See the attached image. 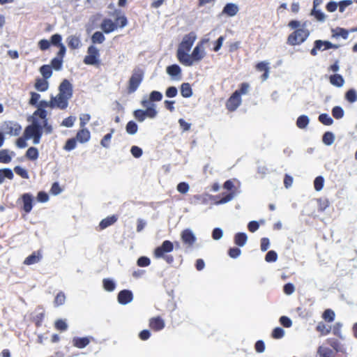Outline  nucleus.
<instances>
[{
  "label": "nucleus",
  "mask_w": 357,
  "mask_h": 357,
  "mask_svg": "<svg viewBox=\"0 0 357 357\" xmlns=\"http://www.w3.org/2000/svg\"><path fill=\"white\" fill-rule=\"evenodd\" d=\"M284 335V331L280 327L275 328L271 334L273 339H280Z\"/></svg>",
  "instance_id": "5fc2aeb1"
},
{
  "label": "nucleus",
  "mask_w": 357,
  "mask_h": 357,
  "mask_svg": "<svg viewBox=\"0 0 357 357\" xmlns=\"http://www.w3.org/2000/svg\"><path fill=\"white\" fill-rule=\"evenodd\" d=\"M67 43L71 50H76L80 47L81 40L79 36L72 35L67 38Z\"/></svg>",
  "instance_id": "bb28decb"
},
{
  "label": "nucleus",
  "mask_w": 357,
  "mask_h": 357,
  "mask_svg": "<svg viewBox=\"0 0 357 357\" xmlns=\"http://www.w3.org/2000/svg\"><path fill=\"white\" fill-rule=\"evenodd\" d=\"M126 130L128 134L135 135L137 132L138 126L135 121H130L126 124Z\"/></svg>",
  "instance_id": "79ce46f5"
},
{
  "label": "nucleus",
  "mask_w": 357,
  "mask_h": 357,
  "mask_svg": "<svg viewBox=\"0 0 357 357\" xmlns=\"http://www.w3.org/2000/svg\"><path fill=\"white\" fill-rule=\"evenodd\" d=\"M40 73L43 78L49 79L52 75V68L50 65H43L40 68Z\"/></svg>",
  "instance_id": "c9c22d12"
},
{
  "label": "nucleus",
  "mask_w": 357,
  "mask_h": 357,
  "mask_svg": "<svg viewBox=\"0 0 357 357\" xmlns=\"http://www.w3.org/2000/svg\"><path fill=\"white\" fill-rule=\"evenodd\" d=\"M332 115L336 119H340L344 116V110L340 106H335L332 109Z\"/></svg>",
  "instance_id": "8fccbe9b"
},
{
  "label": "nucleus",
  "mask_w": 357,
  "mask_h": 357,
  "mask_svg": "<svg viewBox=\"0 0 357 357\" xmlns=\"http://www.w3.org/2000/svg\"><path fill=\"white\" fill-rule=\"evenodd\" d=\"M91 119V116L89 114H82L79 117V126L80 128H86V125Z\"/></svg>",
  "instance_id": "0e129e2a"
},
{
  "label": "nucleus",
  "mask_w": 357,
  "mask_h": 357,
  "mask_svg": "<svg viewBox=\"0 0 357 357\" xmlns=\"http://www.w3.org/2000/svg\"><path fill=\"white\" fill-rule=\"evenodd\" d=\"M339 47L338 45L333 44L327 40H317L314 43V47L311 50L310 54L312 56H316L319 50L324 51L329 49H337Z\"/></svg>",
  "instance_id": "0eeeda50"
},
{
  "label": "nucleus",
  "mask_w": 357,
  "mask_h": 357,
  "mask_svg": "<svg viewBox=\"0 0 357 357\" xmlns=\"http://www.w3.org/2000/svg\"><path fill=\"white\" fill-rule=\"evenodd\" d=\"M318 354L321 357H335V352L328 347L320 346L318 348Z\"/></svg>",
  "instance_id": "473e14b6"
},
{
  "label": "nucleus",
  "mask_w": 357,
  "mask_h": 357,
  "mask_svg": "<svg viewBox=\"0 0 357 357\" xmlns=\"http://www.w3.org/2000/svg\"><path fill=\"white\" fill-rule=\"evenodd\" d=\"M151 264V260L147 257H140L137 261V264L139 267H146Z\"/></svg>",
  "instance_id": "e2e57ef3"
},
{
  "label": "nucleus",
  "mask_w": 357,
  "mask_h": 357,
  "mask_svg": "<svg viewBox=\"0 0 357 357\" xmlns=\"http://www.w3.org/2000/svg\"><path fill=\"white\" fill-rule=\"evenodd\" d=\"M114 132V129L112 128L110 132L105 135L100 141V144L102 146L105 148H109L110 144V141L112 137L113 133Z\"/></svg>",
  "instance_id": "e433bc0d"
},
{
  "label": "nucleus",
  "mask_w": 357,
  "mask_h": 357,
  "mask_svg": "<svg viewBox=\"0 0 357 357\" xmlns=\"http://www.w3.org/2000/svg\"><path fill=\"white\" fill-rule=\"evenodd\" d=\"M205 56V52L203 48V41L197 44L194 48L190 57L192 59V66L195 62L200 61Z\"/></svg>",
  "instance_id": "2eb2a0df"
},
{
  "label": "nucleus",
  "mask_w": 357,
  "mask_h": 357,
  "mask_svg": "<svg viewBox=\"0 0 357 357\" xmlns=\"http://www.w3.org/2000/svg\"><path fill=\"white\" fill-rule=\"evenodd\" d=\"M196 40V35L194 32H190L184 36L178 49L189 52Z\"/></svg>",
  "instance_id": "f8f14e48"
},
{
  "label": "nucleus",
  "mask_w": 357,
  "mask_h": 357,
  "mask_svg": "<svg viewBox=\"0 0 357 357\" xmlns=\"http://www.w3.org/2000/svg\"><path fill=\"white\" fill-rule=\"evenodd\" d=\"M118 220V217L116 215L108 216L100 221L99 223V228L100 230L105 229L107 227L114 224Z\"/></svg>",
  "instance_id": "393cba45"
},
{
  "label": "nucleus",
  "mask_w": 357,
  "mask_h": 357,
  "mask_svg": "<svg viewBox=\"0 0 357 357\" xmlns=\"http://www.w3.org/2000/svg\"><path fill=\"white\" fill-rule=\"evenodd\" d=\"M345 98L349 102H354L357 100V94L354 89H349L345 94Z\"/></svg>",
  "instance_id": "603ef678"
},
{
  "label": "nucleus",
  "mask_w": 357,
  "mask_h": 357,
  "mask_svg": "<svg viewBox=\"0 0 357 357\" xmlns=\"http://www.w3.org/2000/svg\"><path fill=\"white\" fill-rule=\"evenodd\" d=\"M11 156L9 154L8 149H2L0 151V162L8 164L11 161Z\"/></svg>",
  "instance_id": "4c0bfd02"
},
{
  "label": "nucleus",
  "mask_w": 357,
  "mask_h": 357,
  "mask_svg": "<svg viewBox=\"0 0 357 357\" xmlns=\"http://www.w3.org/2000/svg\"><path fill=\"white\" fill-rule=\"evenodd\" d=\"M1 128L5 133L14 136L19 135L22 130V127L18 123L11 121L3 122Z\"/></svg>",
  "instance_id": "1a4fd4ad"
},
{
  "label": "nucleus",
  "mask_w": 357,
  "mask_h": 357,
  "mask_svg": "<svg viewBox=\"0 0 357 357\" xmlns=\"http://www.w3.org/2000/svg\"><path fill=\"white\" fill-rule=\"evenodd\" d=\"M248 240V236L245 233L238 232L234 236V243L238 246L242 247L243 246Z\"/></svg>",
  "instance_id": "2f4dec72"
},
{
  "label": "nucleus",
  "mask_w": 357,
  "mask_h": 357,
  "mask_svg": "<svg viewBox=\"0 0 357 357\" xmlns=\"http://www.w3.org/2000/svg\"><path fill=\"white\" fill-rule=\"evenodd\" d=\"M52 45L50 40H47L46 39H41L39 40L38 45L40 50L45 51L50 47V45Z\"/></svg>",
  "instance_id": "bf43d9fd"
},
{
  "label": "nucleus",
  "mask_w": 357,
  "mask_h": 357,
  "mask_svg": "<svg viewBox=\"0 0 357 357\" xmlns=\"http://www.w3.org/2000/svg\"><path fill=\"white\" fill-rule=\"evenodd\" d=\"M149 326L152 331L158 332L162 331L165 328V323L161 317L157 316L151 317L149 319Z\"/></svg>",
  "instance_id": "4468645a"
},
{
  "label": "nucleus",
  "mask_w": 357,
  "mask_h": 357,
  "mask_svg": "<svg viewBox=\"0 0 357 357\" xmlns=\"http://www.w3.org/2000/svg\"><path fill=\"white\" fill-rule=\"evenodd\" d=\"M47 115V113L46 110L38 109L33 114L32 123L26 126L24 130V135L25 138H32L35 144L40 142L43 130L47 134H50L52 132V127L48 123Z\"/></svg>",
  "instance_id": "f257e3e1"
},
{
  "label": "nucleus",
  "mask_w": 357,
  "mask_h": 357,
  "mask_svg": "<svg viewBox=\"0 0 357 357\" xmlns=\"http://www.w3.org/2000/svg\"><path fill=\"white\" fill-rule=\"evenodd\" d=\"M105 40V37L101 31H96L91 36V41L93 44H101Z\"/></svg>",
  "instance_id": "f704fd0d"
},
{
  "label": "nucleus",
  "mask_w": 357,
  "mask_h": 357,
  "mask_svg": "<svg viewBox=\"0 0 357 357\" xmlns=\"http://www.w3.org/2000/svg\"><path fill=\"white\" fill-rule=\"evenodd\" d=\"M26 156L31 160H36L38 158V151L36 147H30L26 152Z\"/></svg>",
  "instance_id": "a19ab883"
},
{
  "label": "nucleus",
  "mask_w": 357,
  "mask_h": 357,
  "mask_svg": "<svg viewBox=\"0 0 357 357\" xmlns=\"http://www.w3.org/2000/svg\"><path fill=\"white\" fill-rule=\"evenodd\" d=\"M311 15L314 16L317 20L319 22H324L326 19V15L324 13H322L320 10L312 9L311 11Z\"/></svg>",
  "instance_id": "13d9d810"
},
{
  "label": "nucleus",
  "mask_w": 357,
  "mask_h": 357,
  "mask_svg": "<svg viewBox=\"0 0 357 357\" xmlns=\"http://www.w3.org/2000/svg\"><path fill=\"white\" fill-rule=\"evenodd\" d=\"M45 315V310L43 308H39L38 312L31 318V321L34 323L37 328H39L42 326Z\"/></svg>",
  "instance_id": "a878e982"
},
{
  "label": "nucleus",
  "mask_w": 357,
  "mask_h": 357,
  "mask_svg": "<svg viewBox=\"0 0 357 357\" xmlns=\"http://www.w3.org/2000/svg\"><path fill=\"white\" fill-rule=\"evenodd\" d=\"M332 32V38H337L339 37L342 38L343 39H347L349 36V31L341 28L337 27L335 29H333L331 30Z\"/></svg>",
  "instance_id": "cd10ccee"
},
{
  "label": "nucleus",
  "mask_w": 357,
  "mask_h": 357,
  "mask_svg": "<svg viewBox=\"0 0 357 357\" xmlns=\"http://www.w3.org/2000/svg\"><path fill=\"white\" fill-rule=\"evenodd\" d=\"M14 171L17 175L20 176L23 178H29V174H28L27 171L26 169H24V168L21 167L20 166H16L14 168Z\"/></svg>",
  "instance_id": "69168bd1"
},
{
  "label": "nucleus",
  "mask_w": 357,
  "mask_h": 357,
  "mask_svg": "<svg viewBox=\"0 0 357 357\" xmlns=\"http://www.w3.org/2000/svg\"><path fill=\"white\" fill-rule=\"evenodd\" d=\"M59 94L70 99L73 96L72 84L68 79H64L59 86Z\"/></svg>",
  "instance_id": "dca6fc26"
},
{
  "label": "nucleus",
  "mask_w": 357,
  "mask_h": 357,
  "mask_svg": "<svg viewBox=\"0 0 357 357\" xmlns=\"http://www.w3.org/2000/svg\"><path fill=\"white\" fill-rule=\"evenodd\" d=\"M318 119L321 123L326 126H331L333 123V119L328 114H321Z\"/></svg>",
  "instance_id": "37998d69"
},
{
  "label": "nucleus",
  "mask_w": 357,
  "mask_h": 357,
  "mask_svg": "<svg viewBox=\"0 0 357 357\" xmlns=\"http://www.w3.org/2000/svg\"><path fill=\"white\" fill-rule=\"evenodd\" d=\"M128 24L127 17L125 15H116L115 17V22H113L109 18H105L102 20L100 24V28L103 33H110L119 27L123 28Z\"/></svg>",
  "instance_id": "7ed1b4c3"
},
{
  "label": "nucleus",
  "mask_w": 357,
  "mask_h": 357,
  "mask_svg": "<svg viewBox=\"0 0 357 357\" xmlns=\"http://www.w3.org/2000/svg\"><path fill=\"white\" fill-rule=\"evenodd\" d=\"M167 73L171 77H173L177 79L181 78V68L177 64H172L167 67Z\"/></svg>",
  "instance_id": "b1692460"
},
{
  "label": "nucleus",
  "mask_w": 357,
  "mask_h": 357,
  "mask_svg": "<svg viewBox=\"0 0 357 357\" xmlns=\"http://www.w3.org/2000/svg\"><path fill=\"white\" fill-rule=\"evenodd\" d=\"M259 223L264 224V220H260L259 222L255 220L250 221L248 225V230L252 233L255 232L259 227Z\"/></svg>",
  "instance_id": "864d4df0"
},
{
  "label": "nucleus",
  "mask_w": 357,
  "mask_h": 357,
  "mask_svg": "<svg viewBox=\"0 0 357 357\" xmlns=\"http://www.w3.org/2000/svg\"><path fill=\"white\" fill-rule=\"evenodd\" d=\"M94 338L91 336L86 337H74L72 339V344L77 349H84L88 346Z\"/></svg>",
  "instance_id": "ddd939ff"
},
{
  "label": "nucleus",
  "mask_w": 357,
  "mask_h": 357,
  "mask_svg": "<svg viewBox=\"0 0 357 357\" xmlns=\"http://www.w3.org/2000/svg\"><path fill=\"white\" fill-rule=\"evenodd\" d=\"M103 288L107 291H112L115 289L116 284L114 282L109 278H105L102 280Z\"/></svg>",
  "instance_id": "58836bf2"
},
{
  "label": "nucleus",
  "mask_w": 357,
  "mask_h": 357,
  "mask_svg": "<svg viewBox=\"0 0 357 357\" xmlns=\"http://www.w3.org/2000/svg\"><path fill=\"white\" fill-rule=\"evenodd\" d=\"M144 73L141 68H135L128 82L127 93L128 94L133 93L137 91L144 79Z\"/></svg>",
  "instance_id": "39448f33"
},
{
  "label": "nucleus",
  "mask_w": 357,
  "mask_h": 357,
  "mask_svg": "<svg viewBox=\"0 0 357 357\" xmlns=\"http://www.w3.org/2000/svg\"><path fill=\"white\" fill-rule=\"evenodd\" d=\"M269 63L267 61H260L255 65L256 70L259 72H264L261 76V80L265 81L268 79L269 75Z\"/></svg>",
  "instance_id": "4be33fe9"
},
{
  "label": "nucleus",
  "mask_w": 357,
  "mask_h": 357,
  "mask_svg": "<svg viewBox=\"0 0 357 357\" xmlns=\"http://www.w3.org/2000/svg\"><path fill=\"white\" fill-rule=\"evenodd\" d=\"M77 141L75 139V137L68 139L66 141L63 149L67 151H70L73 150L77 146Z\"/></svg>",
  "instance_id": "a18cd8bd"
},
{
  "label": "nucleus",
  "mask_w": 357,
  "mask_h": 357,
  "mask_svg": "<svg viewBox=\"0 0 357 357\" xmlns=\"http://www.w3.org/2000/svg\"><path fill=\"white\" fill-rule=\"evenodd\" d=\"M174 250V243L169 241H164L161 245L155 248L153 251V256L155 259L162 258L167 264H172L174 261L172 255H168Z\"/></svg>",
  "instance_id": "20e7f679"
},
{
  "label": "nucleus",
  "mask_w": 357,
  "mask_h": 357,
  "mask_svg": "<svg viewBox=\"0 0 357 357\" xmlns=\"http://www.w3.org/2000/svg\"><path fill=\"white\" fill-rule=\"evenodd\" d=\"M330 83L337 87H341L344 83V79L340 74H334L329 77Z\"/></svg>",
  "instance_id": "7c9ffc66"
},
{
  "label": "nucleus",
  "mask_w": 357,
  "mask_h": 357,
  "mask_svg": "<svg viewBox=\"0 0 357 357\" xmlns=\"http://www.w3.org/2000/svg\"><path fill=\"white\" fill-rule=\"evenodd\" d=\"M75 139L81 144L86 143L91 139V132L86 128H80L76 134Z\"/></svg>",
  "instance_id": "412c9836"
},
{
  "label": "nucleus",
  "mask_w": 357,
  "mask_h": 357,
  "mask_svg": "<svg viewBox=\"0 0 357 357\" xmlns=\"http://www.w3.org/2000/svg\"><path fill=\"white\" fill-rule=\"evenodd\" d=\"M318 202V211L323 212L330 205V202L327 199L320 198L317 200Z\"/></svg>",
  "instance_id": "de8ad7c7"
},
{
  "label": "nucleus",
  "mask_w": 357,
  "mask_h": 357,
  "mask_svg": "<svg viewBox=\"0 0 357 357\" xmlns=\"http://www.w3.org/2000/svg\"><path fill=\"white\" fill-rule=\"evenodd\" d=\"M181 93L183 98H190L192 95V90L189 83H183L181 86Z\"/></svg>",
  "instance_id": "72a5a7b5"
},
{
  "label": "nucleus",
  "mask_w": 357,
  "mask_h": 357,
  "mask_svg": "<svg viewBox=\"0 0 357 357\" xmlns=\"http://www.w3.org/2000/svg\"><path fill=\"white\" fill-rule=\"evenodd\" d=\"M234 192H231L225 195V196H223L220 200L216 201L215 204H225L227 202H230L234 198Z\"/></svg>",
  "instance_id": "052dcab7"
},
{
  "label": "nucleus",
  "mask_w": 357,
  "mask_h": 357,
  "mask_svg": "<svg viewBox=\"0 0 357 357\" xmlns=\"http://www.w3.org/2000/svg\"><path fill=\"white\" fill-rule=\"evenodd\" d=\"M130 153L133 157L139 158L142 155V149L137 146H132L130 149Z\"/></svg>",
  "instance_id": "774afa93"
},
{
  "label": "nucleus",
  "mask_w": 357,
  "mask_h": 357,
  "mask_svg": "<svg viewBox=\"0 0 357 357\" xmlns=\"http://www.w3.org/2000/svg\"><path fill=\"white\" fill-rule=\"evenodd\" d=\"M309 123V118L305 115L298 116L296 121V126L301 129L305 128Z\"/></svg>",
  "instance_id": "ea45409f"
},
{
  "label": "nucleus",
  "mask_w": 357,
  "mask_h": 357,
  "mask_svg": "<svg viewBox=\"0 0 357 357\" xmlns=\"http://www.w3.org/2000/svg\"><path fill=\"white\" fill-rule=\"evenodd\" d=\"M188 51L178 49L176 52V56L181 63L185 66H191L192 59L190 57V54H188Z\"/></svg>",
  "instance_id": "6ab92c4d"
},
{
  "label": "nucleus",
  "mask_w": 357,
  "mask_h": 357,
  "mask_svg": "<svg viewBox=\"0 0 357 357\" xmlns=\"http://www.w3.org/2000/svg\"><path fill=\"white\" fill-rule=\"evenodd\" d=\"M324 184V178L321 176L315 178L314 181V188L317 191L322 190Z\"/></svg>",
  "instance_id": "09e8293b"
},
{
  "label": "nucleus",
  "mask_w": 357,
  "mask_h": 357,
  "mask_svg": "<svg viewBox=\"0 0 357 357\" xmlns=\"http://www.w3.org/2000/svg\"><path fill=\"white\" fill-rule=\"evenodd\" d=\"M241 97H238V93H233L226 102V109L230 112H234L241 104Z\"/></svg>",
  "instance_id": "9b49d317"
},
{
  "label": "nucleus",
  "mask_w": 357,
  "mask_h": 357,
  "mask_svg": "<svg viewBox=\"0 0 357 357\" xmlns=\"http://www.w3.org/2000/svg\"><path fill=\"white\" fill-rule=\"evenodd\" d=\"M117 298L120 304L126 305L132 301L133 294L131 291L123 289L119 293Z\"/></svg>",
  "instance_id": "aec40b11"
},
{
  "label": "nucleus",
  "mask_w": 357,
  "mask_h": 357,
  "mask_svg": "<svg viewBox=\"0 0 357 357\" xmlns=\"http://www.w3.org/2000/svg\"><path fill=\"white\" fill-rule=\"evenodd\" d=\"M317 331L320 332L322 335H326L331 333V327H327L324 324H319L317 326Z\"/></svg>",
  "instance_id": "338daca9"
},
{
  "label": "nucleus",
  "mask_w": 357,
  "mask_h": 357,
  "mask_svg": "<svg viewBox=\"0 0 357 357\" xmlns=\"http://www.w3.org/2000/svg\"><path fill=\"white\" fill-rule=\"evenodd\" d=\"M65 301H66V296H65L64 293L62 291H60L55 296L54 303L55 306H59V305L64 304Z\"/></svg>",
  "instance_id": "3c124183"
},
{
  "label": "nucleus",
  "mask_w": 357,
  "mask_h": 357,
  "mask_svg": "<svg viewBox=\"0 0 357 357\" xmlns=\"http://www.w3.org/2000/svg\"><path fill=\"white\" fill-rule=\"evenodd\" d=\"M51 100L53 102L54 108L65 109L68 105L69 99L59 93L55 97H51Z\"/></svg>",
  "instance_id": "f3484780"
},
{
  "label": "nucleus",
  "mask_w": 357,
  "mask_h": 357,
  "mask_svg": "<svg viewBox=\"0 0 357 357\" xmlns=\"http://www.w3.org/2000/svg\"><path fill=\"white\" fill-rule=\"evenodd\" d=\"M322 317L326 321L332 322L335 319V312L331 309H327L324 312Z\"/></svg>",
  "instance_id": "49530a36"
},
{
  "label": "nucleus",
  "mask_w": 357,
  "mask_h": 357,
  "mask_svg": "<svg viewBox=\"0 0 357 357\" xmlns=\"http://www.w3.org/2000/svg\"><path fill=\"white\" fill-rule=\"evenodd\" d=\"M34 86L37 91L43 92L47 90L49 87V83L47 81V79L37 78L36 79Z\"/></svg>",
  "instance_id": "c756f323"
},
{
  "label": "nucleus",
  "mask_w": 357,
  "mask_h": 357,
  "mask_svg": "<svg viewBox=\"0 0 357 357\" xmlns=\"http://www.w3.org/2000/svg\"><path fill=\"white\" fill-rule=\"evenodd\" d=\"M278 259V254L274 250H270L268 251L266 256H265V260L266 262L271 263V262H275Z\"/></svg>",
  "instance_id": "6e6d98bb"
},
{
  "label": "nucleus",
  "mask_w": 357,
  "mask_h": 357,
  "mask_svg": "<svg viewBox=\"0 0 357 357\" xmlns=\"http://www.w3.org/2000/svg\"><path fill=\"white\" fill-rule=\"evenodd\" d=\"M249 87L250 86L248 83L243 82L241 84L239 89L235 91L234 93H238V97H241V95H244L248 93Z\"/></svg>",
  "instance_id": "680f3d73"
},
{
  "label": "nucleus",
  "mask_w": 357,
  "mask_h": 357,
  "mask_svg": "<svg viewBox=\"0 0 357 357\" xmlns=\"http://www.w3.org/2000/svg\"><path fill=\"white\" fill-rule=\"evenodd\" d=\"M335 139L334 135L331 132H326L322 137V141L326 145H331Z\"/></svg>",
  "instance_id": "c03bdc74"
},
{
  "label": "nucleus",
  "mask_w": 357,
  "mask_h": 357,
  "mask_svg": "<svg viewBox=\"0 0 357 357\" xmlns=\"http://www.w3.org/2000/svg\"><path fill=\"white\" fill-rule=\"evenodd\" d=\"M88 54L84 59V63L86 65H99V50L93 45H91L87 50Z\"/></svg>",
  "instance_id": "6e6552de"
},
{
  "label": "nucleus",
  "mask_w": 357,
  "mask_h": 357,
  "mask_svg": "<svg viewBox=\"0 0 357 357\" xmlns=\"http://www.w3.org/2000/svg\"><path fill=\"white\" fill-rule=\"evenodd\" d=\"M310 35V31L306 29H297L289 35L287 44L291 46L298 45L306 40Z\"/></svg>",
  "instance_id": "423d86ee"
},
{
  "label": "nucleus",
  "mask_w": 357,
  "mask_h": 357,
  "mask_svg": "<svg viewBox=\"0 0 357 357\" xmlns=\"http://www.w3.org/2000/svg\"><path fill=\"white\" fill-rule=\"evenodd\" d=\"M238 11V6L233 3H227L223 8V13L226 14L229 17H233L236 15Z\"/></svg>",
  "instance_id": "c85d7f7f"
},
{
  "label": "nucleus",
  "mask_w": 357,
  "mask_h": 357,
  "mask_svg": "<svg viewBox=\"0 0 357 357\" xmlns=\"http://www.w3.org/2000/svg\"><path fill=\"white\" fill-rule=\"evenodd\" d=\"M54 326L56 330L60 331H65L68 329V325L63 319L56 320L54 323Z\"/></svg>",
  "instance_id": "4d7b16f0"
},
{
  "label": "nucleus",
  "mask_w": 357,
  "mask_h": 357,
  "mask_svg": "<svg viewBox=\"0 0 357 357\" xmlns=\"http://www.w3.org/2000/svg\"><path fill=\"white\" fill-rule=\"evenodd\" d=\"M181 239L183 243L188 248H191L195 243L197 238L192 231L190 229H183L181 233Z\"/></svg>",
  "instance_id": "9d476101"
},
{
  "label": "nucleus",
  "mask_w": 357,
  "mask_h": 357,
  "mask_svg": "<svg viewBox=\"0 0 357 357\" xmlns=\"http://www.w3.org/2000/svg\"><path fill=\"white\" fill-rule=\"evenodd\" d=\"M42 258V254L40 250L33 252L31 255L28 256L24 261V264L29 266L36 264L40 261Z\"/></svg>",
  "instance_id": "5701e85b"
},
{
  "label": "nucleus",
  "mask_w": 357,
  "mask_h": 357,
  "mask_svg": "<svg viewBox=\"0 0 357 357\" xmlns=\"http://www.w3.org/2000/svg\"><path fill=\"white\" fill-rule=\"evenodd\" d=\"M51 43L52 45L57 47L59 50L56 54V56L52 59L51 64L50 66L55 70H60L62 68L66 48L62 43V36L59 33L53 34L51 36Z\"/></svg>",
  "instance_id": "f03ea898"
},
{
  "label": "nucleus",
  "mask_w": 357,
  "mask_h": 357,
  "mask_svg": "<svg viewBox=\"0 0 357 357\" xmlns=\"http://www.w3.org/2000/svg\"><path fill=\"white\" fill-rule=\"evenodd\" d=\"M22 210L26 213H29L33 208V196L29 193H24L22 195Z\"/></svg>",
  "instance_id": "a211bd4d"
}]
</instances>
